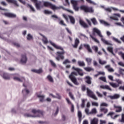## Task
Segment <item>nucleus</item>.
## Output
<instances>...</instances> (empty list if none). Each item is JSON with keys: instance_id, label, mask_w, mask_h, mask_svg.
Returning a JSON list of instances; mask_svg holds the SVG:
<instances>
[{"instance_id": "nucleus-5", "label": "nucleus", "mask_w": 124, "mask_h": 124, "mask_svg": "<svg viewBox=\"0 0 124 124\" xmlns=\"http://www.w3.org/2000/svg\"><path fill=\"white\" fill-rule=\"evenodd\" d=\"M81 10H83L84 12H90V13H93V9L92 7H88L85 5H82L80 7Z\"/></svg>"}, {"instance_id": "nucleus-40", "label": "nucleus", "mask_w": 124, "mask_h": 124, "mask_svg": "<svg viewBox=\"0 0 124 124\" xmlns=\"http://www.w3.org/2000/svg\"><path fill=\"white\" fill-rule=\"evenodd\" d=\"M69 18H70L71 24H75V19L73 17L71 16H69Z\"/></svg>"}, {"instance_id": "nucleus-54", "label": "nucleus", "mask_w": 124, "mask_h": 124, "mask_svg": "<svg viewBox=\"0 0 124 124\" xmlns=\"http://www.w3.org/2000/svg\"><path fill=\"white\" fill-rule=\"evenodd\" d=\"M47 79L49 80L50 82H53L54 80L53 79V78L51 77V76H47Z\"/></svg>"}, {"instance_id": "nucleus-28", "label": "nucleus", "mask_w": 124, "mask_h": 124, "mask_svg": "<svg viewBox=\"0 0 124 124\" xmlns=\"http://www.w3.org/2000/svg\"><path fill=\"white\" fill-rule=\"evenodd\" d=\"M71 2L73 6H75L76 5H78V0H71Z\"/></svg>"}, {"instance_id": "nucleus-61", "label": "nucleus", "mask_w": 124, "mask_h": 124, "mask_svg": "<svg viewBox=\"0 0 124 124\" xmlns=\"http://www.w3.org/2000/svg\"><path fill=\"white\" fill-rule=\"evenodd\" d=\"M59 24L60 25H62V26H66L65 24H64L63 21L62 20L59 21Z\"/></svg>"}, {"instance_id": "nucleus-52", "label": "nucleus", "mask_w": 124, "mask_h": 124, "mask_svg": "<svg viewBox=\"0 0 124 124\" xmlns=\"http://www.w3.org/2000/svg\"><path fill=\"white\" fill-rule=\"evenodd\" d=\"M78 117L79 119V121L81 122V118H82V113L80 111H78Z\"/></svg>"}, {"instance_id": "nucleus-58", "label": "nucleus", "mask_w": 124, "mask_h": 124, "mask_svg": "<svg viewBox=\"0 0 124 124\" xmlns=\"http://www.w3.org/2000/svg\"><path fill=\"white\" fill-rule=\"evenodd\" d=\"M92 103L93 106H96V107L98 106V103L97 102H92Z\"/></svg>"}, {"instance_id": "nucleus-25", "label": "nucleus", "mask_w": 124, "mask_h": 124, "mask_svg": "<svg viewBox=\"0 0 124 124\" xmlns=\"http://www.w3.org/2000/svg\"><path fill=\"white\" fill-rule=\"evenodd\" d=\"M79 23L80 25H81V26H82V27H83V28H88V25H87V24H86L84 21L82 20H79Z\"/></svg>"}, {"instance_id": "nucleus-2", "label": "nucleus", "mask_w": 124, "mask_h": 124, "mask_svg": "<svg viewBox=\"0 0 124 124\" xmlns=\"http://www.w3.org/2000/svg\"><path fill=\"white\" fill-rule=\"evenodd\" d=\"M94 32L97 33L98 35L101 37V41L103 43H105V44H106L107 45H111V43H110L109 42L106 41L105 39L103 38V36L101 35V33L100 32V31L99 30L97 29V28H93V34H94Z\"/></svg>"}, {"instance_id": "nucleus-50", "label": "nucleus", "mask_w": 124, "mask_h": 124, "mask_svg": "<svg viewBox=\"0 0 124 124\" xmlns=\"http://www.w3.org/2000/svg\"><path fill=\"white\" fill-rule=\"evenodd\" d=\"M71 62L68 59H66L65 61L63 62V64H67V63H70Z\"/></svg>"}, {"instance_id": "nucleus-46", "label": "nucleus", "mask_w": 124, "mask_h": 124, "mask_svg": "<svg viewBox=\"0 0 124 124\" xmlns=\"http://www.w3.org/2000/svg\"><path fill=\"white\" fill-rule=\"evenodd\" d=\"M27 39L28 40H32V36H31V35L30 34H28L27 35Z\"/></svg>"}, {"instance_id": "nucleus-41", "label": "nucleus", "mask_w": 124, "mask_h": 124, "mask_svg": "<svg viewBox=\"0 0 124 124\" xmlns=\"http://www.w3.org/2000/svg\"><path fill=\"white\" fill-rule=\"evenodd\" d=\"M84 69L86 71H88L89 72H90V71H93V68L92 67H85Z\"/></svg>"}, {"instance_id": "nucleus-29", "label": "nucleus", "mask_w": 124, "mask_h": 124, "mask_svg": "<svg viewBox=\"0 0 124 124\" xmlns=\"http://www.w3.org/2000/svg\"><path fill=\"white\" fill-rule=\"evenodd\" d=\"M100 22L101 24H102L103 25H104V26H106L107 27H109V26H110V24L106 22L104 20H100Z\"/></svg>"}, {"instance_id": "nucleus-24", "label": "nucleus", "mask_w": 124, "mask_h": 124, "mask_svg": "<svg viewBox=\"0 0 124 124\" xmlns=\"http://www.w3.org/2000/svg\"><path fill=\"white\" fill-rule=\"evenodd\" d=\"M49 96H51L53 98H58V99H61V96L59 94H56V95H54L52 93H49Z\"/></svg>"}, {"instance_id": "nucleus-11", "label": "nucleus", "mask_w": 124, "mask_h": 124, "mask_svg": "<svg viewBox=\"0 0 124 124\" xmlns=\"http://www.w3.org/2000/svg\"><path fill=\"white\" fill-rule=\"evenodd\" d=\"M5 16L9 18H16V15L11 13H5L3 14Z\"/></svg>"}, {"instance_id": "nucleus-19", "label": "nucleus", "mask_w": 124, "mask_h": 124, "mask_svg": "<svg viewBox=\"0 0 124 124\" xmlns=\"http://www.w3.org/2000/svg\"><path fill=\"white\" fill-rule=\"evenodd\" d=\"M114 108L116 109V112H119L122 111V107L114 105Z\"/></svg>"}, {"instance_id": "nucleus-45", "label": "nucleus", "mask_w": 124, "mask_h": 124, "mask_svg": "<svg viewBox=\"0 0 124 124\" xmlns=\"http://www.w3.org/2000/svg\"><path fill=\"white\" fill-rule=\"evenodd\" d=\"M86 1H87L88 3H90L91 4H93L94 5H95L96 4L95 2H93V1L92 0H86Z\"/></svg>"}, {"instance_id": "nucleus-20", "label": "nucleus", "mask_w": 124, "mask_h": 124, "mask_svg": "<svg viewBox=\"0 0 124 124\" xmlns=\"http://www.w3.org/2000/svg\"><path fill=\"white\" fill-rule=\"evenodd\" d=\"M66 100L67 101V102H68V104H71V112H74V105H73V104H71V102H70V101L69 100V98H66Z\"/></svg>"}, {"instance_id": "nucleus-56", "label": "nucleus", "mask_w": 124, "mask_h": 124, "mask_svg": "<svg viewBox=\"0 0 124 124\" xmlns=\"http://www.w3.org/2000/svg\"><path fill=\"white\" fill-rule=\"evenodd\" d=\"M118 55H119V56H121V57H122V58L123 59V60H124V53H122V52H118Z\"/></svg>"}, {"instance_id": "nucleus-14", "label": "nucleus", "mask_w": 124, "mask_h": 124, "mask_svg": "<svg viewBox=\"0 0 124 124\" xmlns=\"http://www.w3.org/2000/svg\"><path fill=\"white\" fill-rule=\"evenodd\" d=\"M0 75L3 78V79H5L6 80H8V79H10V77L7 75V74L4 73H0Z\"/></svg>"}, {"instance_id": "nucleus-51", "label": "nucleus", "mask_w": 124, "mask_h": 124, "mask_svg": "<svg viewBox=\"0 0 124 124\" xmlns=\"http://www.w3.org/2000/svg\"><path fill=\"white\" fill-rule=\"evenodd\" d=\"M91 21L93 22V25L97 24V22H96V20L95 19V18H93L91 19Z\"/></svg>"}, {"instance_id": "nucleus-59", "label": "nucleus", "mask_w": 124, "mask_h": 124, "mask_svg": "<svg viewBox=\"0 0 124 124\" xmlns=\"http://www.w3.org/2000/svg\"><path fill=\"white\" fill-rule=\"evenodd\" d=\"M114 24L116 25V26H118L119 27H123V24H122L121 22H115Z\"/></svg>"}, {"instance_id": "nucleus-18", "label": "nucleus", "mask_w": 124, "mask_h": 124, "mask_svg": "<svg viewBox=\"0 0 124 124\" xmlns=\"http://www.w3.org/2000/svg\"><path fill=\"white\" fill-rule=\"evenodd\" d=\"M112 9L114 10V11H117L119 10L117 8L115 7H110V8H107L105 9V11H107L108 12H111L112 11Z\"/></svg>"}, {"instance_id": "nucleus-3", "label": "nucleus", "mask_w": 124, "mask_h": 124, "mask_svg": "<svg viewBox=\"0 0 124 124\" xmlns=\"http://www.w3.org/2000/svg\"><path fill=\"white\" fill-rule=\"evenodd\" d=\"M43 4L44 6H46V7H50V8L52 9V10H54V11L56 10H59V9H61V8H62L61 6L58 7L56 6V5L52 4V3H50L47 1H44Z\"/></svg>"}, {"instance_id": "nucleus-63", "label": "nucleus", "mask_w": 124, "mask_h": 124, "mask_svg": "<svg viewBox=\"0 0 124 124\" xmlns=\"http://www.w3.org/2000/svg\"><path fill=\"white\" fill-rule=\"evenodd\" d=\"M89 108H86L85 110V113L87 114V115H91V113L89 112Z\"/></svg>"}, {"instance_id": "nucleus-30", "label": "nucleus", "mask_w": 124, "mask_h": 124, "mask_svg": "<svg viewBox=\"0 0 124 124\" xmlns=\"http://www.w3.org/2000/svg\"><path fill=\"white\" fill-rule=\"evenodd\" d=\"M22 93L23 94H29V93H31V91H30V90H29L28 89H25L22 90Z\"/></svg>"}, {"instance_id": "nucleus-38", "label": "nucleus", "mask_w": 124, "mask_h": 124, "mask_svg": "<svg viewBox=\"0 0 124 124\" xmlns=\"http://www.w3.org/2000/svg\"><path fill=\"white\" fill-rule=\"evenodd\" d=\"M109 84L113 88H118V87H119V85H117V83H113V82H109Z\"/></svg>"}, {"instance_id": "nucleus-23", "label": "nucleus", "mask_w": 124, "mask_h": 124, "mask_svg": "<svg viewBox=\"0 0 124 124\" xmlns=\"http://www.w3.org/2000/svg\"><path fill=\"white\" fill-rule=\"evenodd\" d=\"M14 79L16 81H18V82H23V81H25V78H20L18 77H14Z\"/></svg>"}, {"instance_id": "nucleus-27", "label": "nucleus", "mask_w": 124, "mask_h": 124, "mask_svg": "<svg viewBox=\"0 0 124 124\" xmlns=\"http://www.w3.org/2000/svg\"><path fill=\"white\" fill-rule=\"evenodd\" d=\"M101 89H106V90H108V91H112V89L109 87L108 85H101L100 86Z\"/></svg>"}, {"instance_id": "nucleus-10", "label": "nucleus", "mask_w": 124, "mask_h": 124, "mask_svg": "<svg viewBox=\"0 0 124 124\" xmlns=\"http://www.w3.org/2000/svg\"><path fill=\"white\" fill-rule=\"evenodd\" d=\"M42 92H38L36 93V96L40 98V101H41L43 102V101H44V99L45 98V95H41Z\"/></svg>"}, {"instance_id": "nucleus-16", "label": "nucleus", "mask_w": 124, "mask_h": 124, "mask_svg": "<svg viewBox=\"0 0 124 124\" xmlns=\"http://www.w3.org/2000/svg\"><path fill=\"white\" fill-rule=\"evenodd\" d=\"M90 124H98V119L94 118L90 121Z\"/></svg>"}, {"instance_id": "nucleus-57", "label": "nucleus", "mask_w": 124, "mask_h": 124, "mask_svg": "<svg viewBox=\"0 0 124 124\" xmlns=\"http://www.w3.org/2000/svg\"><path fill=\"white\" fill-rule=\"evenodd\" d=\"M120 123H124V114H122V119L119 120Z\"/></svg>"}, {"instance_id": "nucleus-4", "label": "nucleus", "mask_w": 124, "mask_h": 124, "mask_svg": "<svg viewBox=\"0 0 124 124\" xmlns=\"http://www.w3.org/2000/svg\"><path fill=\"white\" fill-rule=\"evenodd\" d=\"M77 75H78L77 73L73 72L69 76V78L71 79V81L75 84V85H79V83L77 82V79H76V78L74 77V76H77Z\"/></svg>"}, {"instance_id": "nucleus-7", "label": "nucleus", "mask_w": 124, "mask_h": 124, "mask_svg": "<svg viewBox=\"0 0 124 124\" xmlns=\"http://www.w3.org/2000/svg\"><path fill=\"white\" fill-rule=\"evenodd\" d=\"M31 1L35 3V6L38 10H39L41 8H42V5H41V2L40 1H37V0H31Z\"/></svg>"}, {"instance_id": "nucleus-6", "label": "nucleus", "mask_w": 124, "mask_h": 124, "mask_svg": "<svg viewBox=\"0 0 124 124\" xmlns=\"http://www.w3.org/2000/svg\"><path fill=\"white\" fill-rule=\"evenodd\" d=\"M87 93L88 96H90L92 98H93V99H94L95 100H97V97L94 94H93V93L91 91L89 88L87 89Z\"/></svg>"}, {"instance_id": "nucleus-37", "label": "nucleus", "mask_w": 124, "mask_h": 124, "mask_svg": "<svg viewBox=\"0 0 124 124\" xmlns=\"http://www.w3.org/2000/svg\"><path fill=\"white\" fill-rule=\"evenodd\" d=\"M42 41L44 44H47V43H48V40H47V38H46V37L44 36H43Z\"/></svg>"}, {"instance_id": "nucleus-8", "label": "nucleus", "mask_w": 124, "mask_h": 124, "mask_svg": "<svg viewBox=\"0 0 124 124\" xmlns=\"http://www.w3.org/2000/svg\"><path fill=\"white\" fill-rule=\"evenodd\" d=\"M119 18H121V15L119 14H114L113 16L109 17L110 20H114V21H119Z\"/></svg>"}, {"instance_id": "nucleus-34", "label": "nucleus", "mask_w": 124, "mask_h": 124, "mask_svg": "<svg viewBox=\"0 0 124 124\" xmlns=\"http://www.w3.org/2000/svg\"><path fill=\"white\" fill-rule=\"evenodd\" d=\"M115 82L117 83V85H118V86H120V85L123 84V81L120 79H115Z\"/></svg>"}, {"instance_id": "nucleus-43", "label": "nucleus", "mask_w": 124, "mask_h": 124, "mask_svg": "<svg viewBox=\"0 0 124 124\" xmlns=\"http://www.w3.org/2000/svg\"><path fill=\"white\" fill-rule=\"evenodd\" d=\"M107 62L105 61H102L101 59H99V63H100V64H106Z\"/></svg>"}, {"instance_id": "nucleus-55", "label": "nucleus", "mask_w": 124, "mask_h": 124, "mask_svg": "<svg viewBox=\"0 0 124 124\" xmlns=\"http://www.w3.org/2000/svg\"><path fill=\"white\" fill-rule=\"evenodd\" d=\"M112 39L114 41H115V42H117V43H121V41H120V40L114 37H112Z\"/></svg>"}, {"instance_id": "nucleus-44", "label": "nucleus", "mask_w": 124, "mask_h": 124, "mask_svg": "<svg viewBox=\"0 0 124 124\" xmlns=\"http://www.w3.org/2000/svg\"><path fill=\"white\" fill-rule=\"evenodd\" d=\"M78 65H79V66H84V65H85V63L84 62L78 61Z\"/></svg>"}, {"instance_id": "nucleus-36", "label": "nucleus", "mask_w": 124, "mask_h": 124, "mask_svg": "<svg viewBox=\"0 0 124 124\" xmlns=\"http://www.w3.org/2000/svg\"><path fill=\"white\" fill-rule=\"evenodd\" d=\"M108 107V104L105 103V102H102L100 104V109L102 108V107Z\"/></svg>"}, {"instance_id": "nucleus-13", "label": "nucleus", "mask_w": 124, "mask_h": 124, "mask_svg": "<svg viewBox=\"0 0 124 124\" xmlns=\"http://www.w3.org/2000/svg\"><path fill=\"white\" fill-rule=\"evenodd\" d=\"M72 69H74V70H76V71H77L79 75H80V76H83L84 75V74L82 73V71L81 69H79L78 68H75V67L73 66L72 67Z\"/></svg>"}, {"instance_id": "nucleus-35", "label": "nucleus", "mask_w": 124, "mask_h": 124, "mask_svg": "<svg viewBox=\"0 0 124 124\" xmlns=\"http://www.w3.org/2000/svg\"><path fill=\"white\" fill-rule=\"evenodd\" d=\"M107 50H108V51L110 52V53H111L112 55L115 56V54H114V52H113V47L112 46H108L107 48Z\"/></svg>"}, {"instance_id": "nucleus-33", "label": "nucleus", "mask_w": 124, "mask_h": 124, "mask_svg": "<svg viewBox=\"0 0 124 124\" xmlns=\"http://www.w3.org/2000/svg\"><path fill=\"white\" fill-rule=\"evenodd\" d=\"M79 41L78 39H76L75 40V45H73V47L74 48H77V46H78V44H79Z\"/></svg>"}, {"instance_id": "nucleus-31", "label": "nucleus", "mask_w": 124, "mask_h": 124, "mask_svg": "<svg viewBox=\"0 0 124 124\" xmlns=\"http://www.w3.org/2000/svg\"><path fill=\"white\" fill-rule=\"evenodd\" d=\"M31 71L32 72H35V73H42V69H39L38 70L36 69H32Z\"/></svg>"}, {"instance_id": "nucleus-17", "label": "nucleus", "mask_w": 124, "mask_h": 124, "mask_svg": "<svg viewBox=\"0 0 124 124\" xmlns=\"http://www.w3.org/2000/svg\"><path fill=\"white\" fill-rule=\"evenodd\" d=\"M108 97H109L110 99H117L120 97V94H115L113 96H108Z\"/></svg>"}, {"instance_id": "nucleus-53", "label": "nucleus", "mask_w": 124, "mask_h": 124, "mask_svg": "<svg viewBox=\"0 0 124 124\" xmlns=\"http://www.w3.org/2000/svg\"><path fill=\"white\" fill-rule=\"evenodd\" d=\"M87 101V99H82V103L81 105L82 108H84L85 107V102Z\"/></svg>"}, {"instance_id": "nucleus-26", "label": "nucleus", "mask_w": 124, "mask_h": 124, "mask_svg": "<svg viewBox=\"0 0 124 124\" xmlns=\"http://www.w3.org/2000/svg\"><path fill=\"white\" fill-rule=\"evenodd\" d=\"M84 46L85 48H86L88 50L89 53H92V49H91V48L90 47V45L88 44H84Z\"/></svg>"}, {"instance_id": "nucleus-47", "label": "nucleus", "mask_w": 124, "mask_h": 124, "mask_svg": "<svg viewBox=\"0 0 124 124\" xmlns=\"http://www.w3.org/2000/svg\"><path fill=\"white\" fill-rule=\"evenodd\" d=\"M44 13H45V14H52V12L48 10H45L44 11Z\"/></svg>"}, {"instance_id": "nucleus-62", "label": "nucleus", "mask_w": 124, "mask_h": 124, "mask_svg": "<svg viewBox=\"0 0 124 124\" xmlns=\"http://www.w3.org/2000/svg\"><path fill=\"white\" fill-rule=\"evenodd\" d=\"M96 93L97 94L98 97H102V96H103L102 94L100 93L99 92L97 91L96 92Z\"/></svg>"}, {"instance_id": "nucleus-42", "label": "nucleus", "mask_w": 124, "mask_h": 124, "mask_svg": "<svg viewBox=\"0 0 124 124\" xmlns=\"http://www.w3.org/2000/svg\"><path fill=\"white\" fill-rule=\"evenodd\" d=\"M100 111H101V112H104V113H105V114H106V113H107V112H108V109H107V108H101Z\"/></svg>"}, {"instance_id": "nucleus-49", "label": "nucleus", "mask_w": 124, "mask_h": 124, "mask_svg": "<svg viewBox=\"0 0 124 124\" xmlns=\"http://www.w3.org/2000/svg\"><path fill=\"white\" fill-rule=\"evenodd\" d=\"M86 61L87 62L88 64H91V63L92 62V59L86 58Z\"/></svg>"}, {"instance_id": "nucleus-39", "label": "nucleus", "mask_w": 124, "mask_h": 124, "mask_svg": "<svg viewBox=\"0 0 124 124\" xmlns=\"http://www.w3.org/2000/svg\"><path fill=\"white\" fill-rule=\"evenodd\" d=\"M85 79H86V83H87V84L92 83V81H91V78H90V77H86L85 78Z\"/></svg>"}, {"instance_id": "nucleus-22", "label": "nucleus", "mask_w": 124, "mask_h": 124, "mask_svg": "<svg viewBox=\"0 0 124 124\" xmlns=\"http://www.w3.org/2000/svg\"><path fill=\"white\" fill-rule=\"evenodd\" d=\"M105 68H107V69L109 71V72H114V70L113 68L111 67L110 66V65H107L105 66Z\"/></svg>"}, {"instance_id": "nucleus-1", "label": "nucleus", "mask_w": 124, "mask_h": 124, "mask_svg": "<svg viewBox=\"0 0 124 124\" xmlns=\"http://www.w3.org/2000/svg\"><path fill=\"white\" fill-rule=\"evenodd\" d=\"M50 44L54 47L56 49H58V50H62V52H57L56 53V56H57V57H56V59L57 61H60V59H61L62 60H63L64 59V56H63V54L65 53L63 51V48L62 47V46H60L57 45L55 43H53L52 41L49 42Z\"/></svg>"}, {"instance_id": "nucleus-64", "label": "nucleus", "mask_w": 124, "mask_h": 124, "mask_svg": "<svg viewBox=\"0 0 124 124\" xmlns=\"http://www.w3.org/2000/svg\"><path fill=\"white\" fill-rule=\"evenodd\" d=\"M100 124H106V121L105 120H100Z\"/></svg>"}, {"instance_id": "nucleus-9", "label": "nucleus", "mask_w": 124, "mask_h": 124, "mask_svg": "<svg viewBox=\"0 0 124 124\" xmlns=\"http://www.w3.org/2000/svg\"><path fill=\"white\" fill-rule=\"evenodd\" d=\"M32 113L34 114L35 115H28V117H32V118H35V117H38L37 115H42L41 113L39 112L38 110H36L35 109L32 110Z\"/></svg>"}, {"instance_id": "nucleus-15", "label": "nucleus", "mask_w": 124, "mask_h": 124, "mask_svg": "<svg viewBox=\"0 0 124 124\" xmlns=\"http://www.w3.org/2000/svg\"><path fill=\"white\" fill-rule=\"evenodd\" d=\"M108 116H110V117L112 119H113V120H115V119H117V118H118V117H119L120 115H115V113H114L113 112H110L109 113H108Z\"/></svg>"}, {"instance_id": "nucleus-32", "label": "nucleus", "mask_w": 124, "mask_h": 124, "mask_svg": "<svg viewBox=\"0 0 124 124\" xmlns=\"http://www.w3.org/2000/svg\"><path fill=\"white\" fill-rule=\"evenodd\" d=\"M97 113V110H96V108H93L91 111L90 112V115L91 114H94L95 115Z\"/></svg>"}, {"instance_id": "nucleus-12", "label": "nucleus", "mask_w": 124, "mask_h": 124, "mask_svg": "<svg viewBox=\"0 0 124 124\" xmlns=\"http://www.w3.org/2000/svg\"><path fill=\"white\" fill-rule=\"evenodd\" d=\"M28 61V59L27 58V56L25 55H22L21 59L20 60V62L22 64H24L27 62Z\"/></svg>"}, {"instance_id": "nucleus-21", "label": "nucleus", "mask_w": 124, "mask_h": 124, "mask_svg": "<svg viewBox=\"0 0 124 124\" xmlns=\"http://www.w3.org/2000/svg\"><path fill=\"white\" fill-rule=\"evenodd\" d=\"M7 2H10V3H13L16 6H19V4L17 3V0H6Z\"/></svg>"}, {"instance_id": "nucleus-48", "label": "nucleus", "mask_w": 124, "mask_h": 124, "mask_svg": "<svg viewBox=\"0 0 124 124\" xmlns=\"http://www.w3.org/2000/svg\"><path fill=\"white\" fill-rule=\"evenodd\" d=\"M73 7L75 11H79V9H80V8L78 7V5L73 6Z\"/></svg>"}, {"instance_id": "nucleus-60", "label": "nucleus", "mask_w": 124, "mask_h": 124, "mask_svg": "<svg viewBox=\"0 0 124 124\" xmlns=\"http://www.w3.org/2000/svg\"><path fill=\"white\" fill-rule=\"evenodd\" d=\"M93 50H94V51L95 52H97V51L98 50V47H97V46H93L92 47Z\"/></svg>"}]
</instances>
